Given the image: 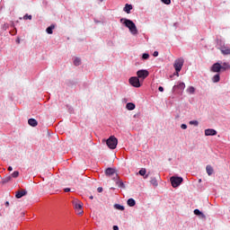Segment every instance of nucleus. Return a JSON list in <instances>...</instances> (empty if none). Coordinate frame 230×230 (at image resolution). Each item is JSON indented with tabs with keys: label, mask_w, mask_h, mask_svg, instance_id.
I'll list each match as a JSON object with an SVG mask.
<instances>
[{
	"label": "nucleus",
	"mask_w": 230,
	"mask_h": 230,
	"mask_svg": "<svg viewBox=\"0 0 230 230\" xmlns=\"http://www.w3.org/2000/svg\"><path fill=\"white\" fill-rule=\"evenodd\" d=\"M227 69H230L229 63H226V62L223 63V66H221V70L222 71H227Z\"/></svg>",
	"instance_id": "5701e85b"
},
{
	"label": "nucleus",
	"mask_w": 230,
	"mask_h": 230,
	"mask_svg": "<svg viewBox=\"0 0 230 230\" xmlns=\"http://www.w3.org/2000/svg\"><path fill=\"white\" fill-rule=\"evenodd\" d=\"M152 186H154L155 188H157V186H159V183L157 182V179L155 178H151V181H150Z\"/></svg>",
	"instance_id": "a878e982"
},
{
	"label": "nucleus",
	"mask_w": 230,
	"mask_h": 230,
	"mask_svg": "<svg viewBox=\"0 0 230 230\" xmlns=\"http://www.w3.org/2000/svg\"><path fill=\"white\" fill-rule=\"evenodd\" d=\"M12 181L11 176H6L5 178L2 179V184H6L7 182H10Z\"/></svg>",
	"instance_id": "bb28decb"
},
{
	"label": "nucleus",
	"mask_w": 230,
	"mask_h": 230,
	"mask_svg": "<svg viewBox=\"0 0 230 230\" xmlns=\"http://www.w3.org/2000/svg\"><path fill=\"white\" fill-rule=\"evenodd\" d=\"M113 208L119 211H125V207L119 204H115Z\"/></svg>",
	"instance_id": "b1692460"
},
{
	"label": "nucleus",
	"mask_w": 230,
	"mask_h": 230,
	"mask_svg": "<svg viewBox=\"0 0 230 230\" xmlns=\"http://www.w3.org/2000/svg\"><path fill=\"white\" fill-rule=\"evenodd\" d=\"M164 4H171L172 0H161Z\"/></svg>",
	"instance_id": "72a5a7b5"
},
{
	"label": "nucleus",
	"mask_w": 230,
	"mask_h": 230,
	"mask_svg": "<svg viewBox=\"0 0 230 230\" xmlns=\"http://www.w3.org/2000/svg\"><path fill=\"white\" fill-rule=\"evenodd\" d=\"M175 75H176V76H177V72H176V74H175Z\"/></svg>",
	"instance_id": "09e8293b"
},
{
	"label": "nucleus",
	"mask_w": 230,
	"mask_h": 230,
	"mask_svg": "<svg viewBox=\"0 0 230 230\" xmlns=\"http://www.w3.org/2000/svg\"><path fill=\"white\" fill-rule=\"evenodd\" d=\"M158 91H160V93H164V88L163 86H159Z\"/></svg>",
	"instance_id": "c9c22d12"
},
{
	"label": "nucleus",
	"mask_w": 230,
	"mask_h": 230,
	"mask_svg": "<svg viewBox=\"0 0 230 230\" xmlns=\"http://www.w3.org/2000/svg\"><path fill=\"white\" fill-rule=\"evenodd\" d=\"M181 128L182 130H186V128H188V125H186V124H181Z\"/></svg>",
	"instance_id": "f704fd0d"
},
{
	"label": "nucleus",
	"mask_w": 230,
	"mask_h": 230,
	"mask_svg": "<svg viewBox=\"0 0 230 230\" xmlns=\"http://www.w3.org/2000/svg\"><path fill=\"white\" fill-rule=\"evenodd\" d=\"M74 66H78L82 65V59L80 58H73Z\"/></svg>",
	"instance_id": "dca6fc26"
},
{
	"label": "nucleus",
	"mask_w": 230,
	"mask_h": 230,
	"mask_svg": "<svg viewBox=\"0 0 230 230\" xmlns=\"http://www.w3.org/2000/svg\"><path fill=\"white\" fill-rule=\"evenodd\" d=\"M194 215H197V217H200V215H202V212L199 209H195L194 210Z\"/></svg>",
	"instance_id": "473e14b6"
},
{
	"label": "nucleus",
	"mask_w": 230,
	"mask_h": 230,
	"mask_svg": "<svg viewBox=\"0 0 230 230\" xmlns=\"http://www.w3.org/2000/svg\"><path fill=\"white\" fill-rule=\"evenodd\" d=\"M177 24H178V23H177V22H175V23L173 24V26H175V28H177Z\"/></svg>",
	"instance_id": "c03bdc74"
},
{
	"label": "nucleus",
	"mask_w": 230,
	"mask_h": 230,
	"mask_svg": "<svg viewBox=\"0 0 230 230\" xmlns=\"http://www.w3.org/2000/svg\"><path fill=\"white\" fill-rule=\"evenodd\" d=\"M205 136H217V130L213 128L205 129Z\"/></svg>",
	"instance_id": "ddd939ff"
},
{
	"label": "nucleus",
	"mask_w": 230,
	"mask_h": 230,
	"mask_svg": "<svg viewBox=\"0 0 230 230\" xmlns=\"http://www.w3.org/2000/svg\"><path fill=\"white\" fill-rule=\"evenodd\" d=\"M16 42H17V44H21V40L18 38V39L16 40Z\"/></svg>",
	"instance_id": "79ce46f5"
},
{
	"label": "nucleus",
	"mask_w": 230,
	"mask_h": 230,
	"mask_svg": "<svg viewBox=\"0 0 230 230\" xmlns=\"http://www.w3.org/2000/svg\"><path fill=\"white\" fill-rule=\"evenodd\" d=\"M195 87L193 86H189L186 90V92L188 93V94H195Z\"/></svg>",
	"instance_id": "4be33fe9"
},
{
	"label": "nucleus",
	"mask_w": 230,
	"mask_h": 230,
	"mask_svg": "<svg viewBox=\"0 0 230 230\" xmlns=\"http://www.w3.org/2000/svg\"><path fill=\"white\" fill-rule=\"evenodd\" d=\"M93 199H94L93 196H90V199L93 200Z\"/></svg>",
	"instance_id": "a18cd8bd"
},
{
	"label": "nucleus",
	"mask_w": 230,
	"mask_h": 230,
	"mask_svg": "<svg viewBox=\"0 0 230 230\" xmlns=\"http://www.w3.org/2000/svg\"><path fill=\"white\" fill-rule=\"evenodd\" d=\"M153 57H159V52L158 51H155L153 53Z\"/></svg>",
	"instance_id": "e433bc0d"
},
{
	"label": "nucleus",
	"mask_w": 230,
	"mask_h": 230,
	"mask_svg": "<svg viewBox=\"0 0 230 230\" xmlns=\"http://www.w3.org/2000/svg\"><path fill=\"white\" fill-rule=\"evenodd\" d=\"M72 204L74 206V209L77 215H83L84 214V204L81 203L78 199H74L72 201Z\"/></svg>",
	"instance_id": "20e7f679"
},
{
	"label": "nucleus",
	"mask_w": 230,
	"mask_h": 230,
	"mask_svg": "<svg viewBox=\"0 0 230 230\" xmlns=\"http://www.w3.org/2000/svg\"><path fill=\"white\" fill-rule=\"evenodd\" d=\"M120 22L129 30L131 35H137V27L136 26V23H134L132 20L121 18Z\"/></svg>",
	"instance_id": "f257e3e1"
},
{
	"label": "nucleus",
	"mask_w": 230,
	"mask_h": 230,
	"mask_svg": "<svg viewBox=\"0 0 230 230\" xmlns=\"http://www.w3.org/2000/svg\"><path fill=\"white\" fill-rule=\"evenodd\" d=\"M103 143H106L108 148L111 150H116V146H118V138L114 136H111L107 140L103 139Z\"/></svg>",
	"instance_id": "f03ea898"
},
{
	"label": "nucleus",
	"mask_w": 230,
	"mask_h": 230,
	"mask_svg": "<svg viewBox=\"0 0 230 230\" xmlns=\"http://www.w3.org/2000/svg\"><path fill=\"white\" fill-rule=\"evenodd\" d=\"M119 177L118 176V178H115V181H116V184L119 186V188H123L125 189V183H123V181H119Z\"/></svg>",
	"instance_id": "f3484780"
},
{
	"label": "nucleus",
	"mask_w": 230,
	"mask_h": 230,
	"mask_svg": "<svg viewBox=\"0 0 230 230\" xmlns=\"http://www.w3.org/2000/svg\"><path fill=\"white\" fill-rule=\"evenodd\" d=\"M11 177L13 179H17V177H19V172L18 171H14L12 174Z\"/></svg>",
	"instance_id": "c85d7f7f"
},
{
	"label": "nucleus",
	"mask_w": 230,
	"mask_h": 230,
	"mask_svg": "<svg viewBox=\"0 0 230 230\" xmlns=\"http://www.w3.org/2000/svg\"><path fill=\"white\" fill-rule=\"evenodd\" d=\"M69 191H71V189H69V188H66V189H65V192H66V193H69Z\"/></svg>",
	"instance_id": "58836bf2"
},
{
	"label": "nucleus",
	"mask_w": 230,
	"mask_h": 230,
	"mask_svg": "<svg viewBox=\"0 0 230 230\" xmlns=\"http://www.w3.org/2000/svg\"><path fill=\"white\" fill-rule=\"evenodd\" d=\"M171 181V184L172 186V188H179V186H181V184H182L184 179H182V177H179V176H172L170 178Z\"/></svg>",
	"instance_id": "423d86ee"
},
{
	"label": "nucleus",
	"mask_w": 230,
	"mask_h": 230,
	"mask_svg": "<svg viewBox=\"0 0 230 230\" xmlns=\"http://www.w3.org/2000/svg\"><path fill=\"white\" fill-rule=\"evenodd\" d=\"M128 83L132 87H137L139 88L141 87V82H139V77L138 76H132L128 79Z\"/></svg>",
	"instance_id": "0eeeda50"
},
{
	"label": "nucleus",
	"mask_w": 230,
	"mask_h": 230,
	"mask_svg": "<svg viewBox=\"0 0 230 230\" xmlns=\"http://www.w3.org/2000/svg\"><path fill=\"white\" fill-rule=\"evenodd\" d=\"M212 82L214 84H218L220 82V74H217L212 77Z\"/></svg>",
	"instance_id": "6ab92c4d"
},
{
	"label": "nucleus",
	"mask_w": 230,
	"mask_h": 230,
	"mask_svg": "<svg viewBox=\"0 0 230 230\" xmlns=\"http://www.w3.org/2000/svg\"><path fill=\"white\" fill-rule=\"evenodd\" d=\"M182 66H184V58H179L174 61L173 67L177 73V76H179V73H181Z\"/></svg>",
	"instance_id": "39448f33"
},
{
	"label": "nucleus",
	"mask_w": 230,
	"mask_h": 230,
	"mask_svg": "<svg viewBox=\"0 0 230 230\" xmlns=\"http://www.w3.org/2000/svg\"><path fill=\"white\" fill-rule=\"evenodd\" d=\"M28 124L31 127H37L39 125V122H37V119H29Z\"/></svg>",
	"instance_id": "4468645a"
},
{
	"label": "nucleus",
	"mask_w": 230,
	"mask_h": 230,
	"mask_svg": "<svg viewBox=\"0 0 230 230\" xmlns=\"http://www.w3.org/2000/svg\"><path fill=\"white\" fill-rule=\"evenodd\" d=\"M113 230H119V227L118 226H113Z\"/></svg>",
	"instance_id": "ea45409f"
},
{
	"label": "nucleus",
	"mask_w": 230,
	"mask_h": 230,
	"mask_svg": "<svg viewBox=\"0 0 230 230\" xmlns=\"http://www.w3.org/2000/svg\"><path fill=\"white\" fill-rule=\"evenodd\" d=\"M13 170V168L12 166L8 167V172H12Z\"/></svg>",
	"instance_id": "a19ab883"
},
{
	"label": "nucleus",
	"mask_w": 230,
	"mask_h": 230,
	"mask_svg": "<svg viewBox=\"0 0 230 230\" xmlns=\"http://www.w3.org/2000/svg\"><path fill=\"white\" fill-rule=\"evenodd\" d=\"M206 172H207L208 175L211 176V175H213V172L215 171L213 170V167L211 165H207Z\"/></svg>",
	"instance_id": "a211bd4d"
},
{
	"label": "nucleus",
	"mask_w": 230,
	"mask_h": 230,
	"mask_svg": "<svg viewBox=\"0 0 230 230\" xmlns=\"http://www.w3.org/2000/svg\"><path fill=\"white\" fill-rule=\"evenodd\" d=\"M97 191H98L99 193H102V191H103V189H102V187H99V188L97 189Z\"/></svg>",
	"instance_id": "4c0bfd02"
},
{
	"label": "nucleus",
	"mask_w": 230,
	"mask_h": 230,
	"mask_svg": "<svg viewBox=\"0 0 230 230\" xmlns=\"http://www.w3.org/2000/svg\"><path fill=\"white\" fill-rule=\"evenodd\" d=\"M199 182H202V180H199Z\"/></svg>",
	"instance_id": "de8ad7c7"
},
{
	"label": "nucleus",
	"mask_w": 230,
	"mask_h": 230,
	"mask_svg": "<svg viewBox=\"0 0 230 230\" xmlns=\"http://www.w3.org/2000/svg\"><path fill=\"white\" fill-rule=\"evenodd\" d=\"M150 75V72L146 69H140L137 72V76L140 80H145L146 78H148V75Z\"/></svg>",
	"instance_id": "6e6552de"
},
{
	"label": "nucleus",
	"mask_w": 230,
	"mask_h": 230,
	"mask_svg": "<svg viewBox=\"0 0 230 230\" xmlns=\"http://www.w3.org/2000/svg\"><path fill=\"white\" fill-rule=\"evenodd\" d=\"M126 109L128 111H134V109H136V104H134V102H128L126 104Z\"/></svg>",
	"instance_id": "2eb2a0df"
},
{
	"label": "nucleus",
	"mask_w": 230,
	"mask_h": 230,
	"mask_svg": "<svg viewBox=\"0 0 230 230\" xmlns=\"http://www.w3.org/2000/svg\"><path fill=\"white\" fill-rule=\"evenodd\" d=\"M217 46H219V49L223 55H230V45H226L222 40H217Z\"/></svg>",
	"instance_id": "7ed1b4c3"
},
{
	"label": "nucleus",
	"mask_w": 230,
	"mask_h": 230,
	"mask_svg": "<svg viewBox=\"0 0 230 230\" xmlns=\"http://www.w3.org/2000/svg\"><path fill=\"white\" fill-rule=\"evenodd\" d=\"M210 71L212 73H220V71H222V65H220V63H215L211 66Z\"/></svg>",
	"instance_id": "9d476101"
},
{
	"label": "nucleus",
	"mask_w": 230,
	"mask_h": 230,
	"mask_svg": "<svg viewBox=\"0 0 230 230\" xmlns=\"http://www.w3.org/2000/svg\"><path fill=\"white\" fill-rule=\"evenodd\" d=\"M144 178H145V179H148V175H146Z\"/></svg>",
	"instance_id": "49530a36"
},
{
	"label": "nucleus",
	"mask_w": 230,
	"mask_h": 230,
	"mask_svg": "<svg viewBox=\"0 0 230 230\" xmlns=\"http://www.w3.org/2000/svg\"><path fill=\"white\" fill-rule=\"evenodd\" d=\"M23 19H24V21H28V19H29V21H31L32 16H31V15H29V14H25V15L23 16Z\"/></svg>",
	"instance_id": "2f4dec72"
},
{
	"label": "nucleus",
	"mask_w": 230,
	"mask_h": 230,
	"mask_svg": "<svg viewBox=\"0 0 230 230\" xmlns=\"http://www.w3.org/2000/svg\"><path fill=\"white\" fill-rule=\"evenodd\" d=\"M175 89H180V91H184L186 89V84L182 82L178 83L177 85H174L172 87V91H175Z\"/></svg>",
	"instance_id": "9b49d317"
},
{
	"label": "nucleus",
	"mask_w": 230,
	"mask_h": 230,
	"mask_svg": "<svg viewBox=\"0 0 230 230\" xmlns=\"http://www.w3.org/2000/svg\"><path fill=\"white\" fill-rule=\"evenodd\" d=\"M27 193L28 191L25 190H18L15 194V197L16 199H22V197H24Z\"/></svg>",
	"instance_id": "f8f14e48"
},
{
	"label": "nucleus",
	"mask_w": 230,
	"mask_h": 230,
	"mask_svg": "<svg viewBox=\"0 0 230 230\" xmlns=\"http://www.w3.org/2000/svg\"><path fill=\"white\" fill-rule=\"evenodd\" d=\"M123 10L126 12V13H130V10H132V4H126Z\"/></svg>",
	"instance_id": "412c9836"
},
{
	"label": "nucleus",
	"mask_w": 230,
	"mask_h": 230,
	"mask_svg": "<svg viewBox=\"0 0 230 230\" xmlns=\"http://www.w3.org/2000/svg\"><path fill=\"white\" fill-rule=\"evenodd\" d=\"M100 1H103V0H100Z\"/></svg>",
	"instance_id": "8fccbe9b"
},
{
	"label": "nucleus",
	"mask_w": 230,
	"mask_h": 230,
	"mask_svg": "<svg viewBox=\"0 0 230 230\" xmlns=\"http://www.w3.org/2000/svg\"><path fill=\"white\" fill-rule=\"evenodd\" d=\"M148 58H150V54H148V53H144V54L142 55V59H143V60H148Z\"/></svg>",
	"instance_id": "c756f323"
},
{
	"label": "nucleus",
	"mask_w": 230,
	"mask_h": 230,
	"mask_svg": "<svg viewBox=\"0 0 230 230\" xmlns=\"http://www.w3.org/2000/svg\"><path fill=\"white\" fill-rule=\"evenodd\" d=\"M127 204L129 208H134L136 206V200L134 199H128Z\"/></svg>",
	"instance_id": "aec40b11"
},
{
	"label": "nucleus",
	"mask_w": 230,
	"mask_h": 230,
	"mask_svg": "<svg viewBox=\"0 0 230 230\" xmlns=\"http://www.w3.org/2000/svg\"><path fill=\"white\" fill-rule=\"evenodd\" d=\"M105 174L108 177H113V180L118 179V173H116V169L109 167L105 170Z\"/></svg>",
	"instance_id": "1a4fd4ad"
},
{
	"label": "nucleus",
	"mask_w": 230,
	"mask_h": 230,
	"mask_svg": "<svg viewBox=\"0 0 230 230\" xmlns=\"http://www.w3.org/2000/svg\"><path fill=\"white\" fill-rule=\"evenodd\" d=\"M139 175H141L142 177H145V175H146V169L142 168L140 169V171L138 172Z\"/></svg>",
	"instance_id": "cd10ccee"
},
{
	"label": "nucleus",
	"mask_w": 230,
	"mask_h": 230,
	"mask_svg": "<svg viewBox=\"0 0 230 230\" xmlns=\"http://www.w3.org/2000/svg\"><path fill=\"white\" fill-rule=\"evenodd\" d=\"M189 123L194 127H199V120H190Z\"/></svg>",
	"instance_id": "7c9ffc66"
},
{
	"label": "nucleus",
	"mask_w": 230,
	"mask_h": 230,
	"mask_svg": "<svg viewBox=\"0 0 230 230\" xmlns=\"http://www.w3.org/2000/svg\"><path fill=\"white\" fill-rule=\"evenodd\" d=\"M53 30H55V25H50L49 27L47 28L46 31L47 33H49V35H52Z\"/></svg>",
	"instance_id": "393cba45"
},
{
	"label": "nucleus",
	"mask_w": 230,
	"mask_h": 230,
	"mask_svg": "<svg viewBox=\"0 0 230 230\" xmlns=\"http://www.w3.org/2000/svg\"><path fill=\"white\" fill-rule=\"evenodd\" d=\"M5 205H6V206H9V205H10V203H9L8 201H6V202H5Z\"/></svg>",
	"instance_id": "37998d69"
}]
</instances>
